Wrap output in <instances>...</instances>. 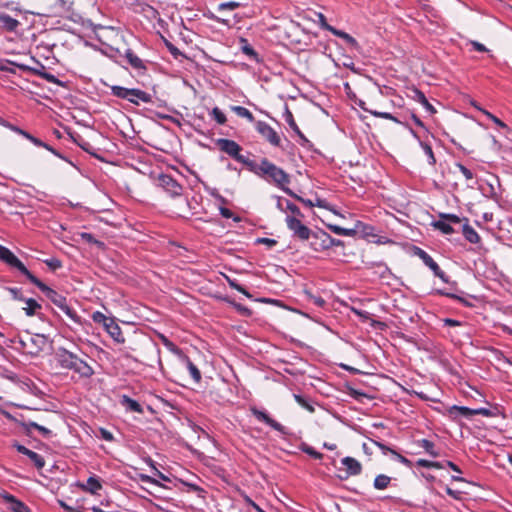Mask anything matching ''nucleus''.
Instances as JSON below:
<instances>
[{
    "mask_svg": "<svg viewBox=\"0 0 512 512\" xmlns=\"http://www.w3.org/2000/svg\"><path fill=\"white\" fill-rule=\"evenodd\" d=\"M0 261L5 263L11 268L17 269L20 273L25 275L29 281L35 277L26 266L15 256V254L7 247L0 244Z\"/></svg>",
    "mask_w": 512,
    "mask_h": 512,
    "instance_id": "39448f33",
    "label": "nucleus"
},
{
    "mask_svg": "<svg viewBox=\"0 0 512 512\" xmlns=\"http://www.w3.org/2000/svg\"><path fill=\"white\" fill-rule=\"evenodd\" d=\"M45 264L52 270L59 269L62 266V263L57 258H50L44 261Z\"/></svg>",
    "mask_w": 512,
    "mask_h": 512,
    "instance_id": "e2e57ef3",
    "label": "nucleus"
},
{
    "mask_svg": "<svg viewBox=\"0 0 512 512\" xmlns=\"http://www.w3.org/2000/svg\"><path fill=\"white\" fill-rule=\"evenodd\" d=\"M24 302L27 306L23 310L28 317L34 316L37 310L41 309V305L33 298H26Z\"/></svg>",
    "mask_w": 512,
    "mask_h": 512,
    "instance_id": "2f4dec72",
    "label": "nucleus"
},
{
    "mask_svg": "<svg viewBox=\"0 0 512 512\" xmlns=\"http://www.w3.org/2000/svg\"><path fill=\"white\" fill-rule=\"evenodd\" d=\"M255 129L272 146H275V147L281 146V137L268 123L261 121V120L256 121Z\"/></svg>",
    "mask_w": 512,
    "mask_h": 512,
    "instance_id": "f8f14e48",
    "label": "nucleus"
},
{
    "mask_svg": "<svg viewBox=\"0 0 512 512\" xmlns=\"http://www.w3.org/2000/svg\"><path fill=\"white\" fill-rule=\"evenodd\" d=\"M302 218L295 216H286L285 222L287 228L292 232V236L300 241H308L311 237V229L304 225Z\"/></svg>",
    "mask_w": 512,
    "mask_h": 512,
    "instance_id": "0eeeda50",
    "label": "nucleus"
},
{
    "mask_svg": "<svg viewBox=\"0 0 512 512\" xmlns=\"http://www.w3.org/2000/svg\"><path fill=\"white\" fill-rule=\"evenodd\" d=\"M413 255L419 257L423 263L431 269L435 277L440 278L444 283H449L448 276L444 271L441 270L439 265L433 260V258L422 248L413 246Z\"/></svg>",
    "mask_w": 512,
    "mask_h": 512,
    "instance_id": "6e6552de",
    "label": "nucleus"
},
{
    "mask_svg": "<svg viewBox=\"0 0 512 512\" xmlns=\"http://www.w3.org/2000/svg\"><path fill=\"white\" fill-rule=\"evenodd\" d=\"M125 58L127 59L128 63L131 65V67L137 71H146L147 67L144 64V61L140 59L132 49L128 48L125 50L124 53Z\"/></svg>",
    "mask_w": 512,
    "mask_h": 512,
    "instance_id": "6ab92c4d",
    "label": "nucleus"
},
{
    "mask_svg": "<svg viewBox=\"0 0 512 512\" xmlns=\"http://www.w3.org/2000/svg\"><path fill=\"white\" fill-rule=\"evenodd\" d=\"M20 22L6 13H0V26L8 32H15Z\"/></svg>",
    "mask_w": 512,
    "mask_h": 512,
    "instance_id": "5701e85b",
    "label": "nucleus"
},
{
    "mask_svg": "<svg viewBox=\"0 0 512 512\" xmlns=\"http://www.w3.org/2000/svg\"><path fill=\"white\" fill-rule=\"evenodd\" d=\"M250 410H251V413L255 416V418L258 421L265 423L266 425L270 426L272 429H274L282 434H286L285 427L282 424H280L279 422H277L276 420L272 419L265 411L259 410L256 407H252Z\"/></svg>",
    "mask_w": 512,
    "mask_h": 512,
    "instance_id": "ddd939ff",
    "label": "nucleus"
},
{
    "mask_svg": "<svg viewBox=\"0 0 512 512\" xmlns=\"http://www.w3.org/2000/svg\"><path fill=\"white\" fill-rule=\"evenodd\" d=\"M114 29L111 28V27H105V26H102V25H99L96 27L95 29V33H96V36H97V39L99 41L102 40V37L104 36V33L108 32V31H113Z\"/></svg>",
    "mask_w": 512,
    "mask_h": 512,
    "instance_id": "0e129e2a",
    "label": "nucleus"
},
{
    "mask_svg": "<svg viewBox=\"0 0 512 512\" xmlns=\"http://www.w3.org/2000/svg\"><path fill=\"white\" fill-rule=\"evenodd\" d=\"M121 404L126 406L127 409L133 412L142 413L143 409L141 405L134 399L127 395H123L121 398Z\"/></svg>",
    "mask_w": 512,
    "mask_h": 512,
    "instance_id": "c756f323",
    "label": "nucleus"
},
{
    "mask_svg": "<svg viewBox=\"0 0 512 512\" xmlns=\"http://www.w3.org/2000/svg\"><path fill=\"white\" fill-rule=\"evenodd\" d=\"M224 300L226 302H228L229 304L233 305V307L241 314V315H244V316H250L251 315V310L248 308V307H245L239 303H236L235 301L233 300H230L229 298H224Z\"/></svg>",
    "mask_w": 512,
    "mask_h": 512,
    "instance_id": "37998d69",
    "label": "nucleus"
},
{
    "mask_svg": "<svg viewBox=\"0 0 512 512\" xmlns=\"http://www.w3.org/2000/svg\"><path fill=\"white\" fill-rule=\"evenodd\" d=\"M412 92H413L412 99L415 100L416 102L420 103L430 115H433L436 113L435 107L428 101L425 94L421 90L414 88L412 90Z\"/></svg>",
    "mask_w": 512,
    "mask_h": 512,
    "instance_id": "aec40b11",
    "label": "nucleus"
},
{
    "mask_svg": "<svg viewBox=\"0 0 512 512\" xmlns=\"http://www.w3.org/2000/svg\"><path fill=\"white\" fill-rule=\"evenodd\" d=\"M372 443L377 446L384 455L390 453L392 455V451H395L394 449L390 448L389 446H387L386 444L380 442V441H377V440H371Z\"/></svg>",
    "mask_w": 512,
    "mask_h": 512,
    "instance_id": "680f3d73",
    "label": "nucleus"
},
{
    "mask_svg": "<svg viewBox=\"0 0 512 512\" xmlns=\"http://www.w3.org/2000/svg\"><path fill=\"white\" fill-rule=\"evenodd\" d=\"M411 133H412V135H413L416 139H418V141H419V144H420L421 148L423 149V151H424L425 155H426V156H427V158H428V163H429L430 165L434 166V165L436 164V158H435V156H434V153H433V150H432L431 145H430V144H428V143H426V142H424V141H421V140H420V138H419V136L417 135V133H416L415 131L411 130Z\"/></svg>",
    "mask_w": 512,
    "mask_h": 512,
    "instance_id": "bb28decb",
    "label": "nucleus"
},
{
    "mask_svg": "<svg viewBox=\"0 0 512 512\" xmlns=\"http://www.w3.org/2000/svg\"><path fill=\"white\" fill-rule=\"evenodd\" d=\"M2 414L6 419L13 421L20 426H21V422H26V420L24 419V417L22 415L19 418V417L13 416L11 413H9L8 411H5V410L2 411Z\"/></svg>",
    "mask_w": 512,
    "mask_h": 512,
    "instance_id": "052dcab7",
    "label": "nucleus"
},
{
    "mask_svg": "<svg viewBox=\"0 0 512 512\" xmlns=\"http://www.w3.org/2000/svg\"><path fill=\"white\" fill-rule=\"evenodd\" d=\"M341 463L343 466H345L347 471V477L348 476H356L359 475L362 472V465L361 463L353 458V457H344L341 460Z\"/></svg>",
    "mask_w": 512,
    "mask_h": 512,
    "instance_id": "dca6fc26",
    "label": "nucleus"
},
{
    "mask_svg": "<svg viewBox=\"0 0 512 512\" xmlns=\"http://www.w3.org/2000/svg\"><path fill=\"white\" fill-rule=\"evenodd\" d=\"M216 145L220 151L226 153L228 156L237 162L242 163L247 167V169H249V165L252 164L253 160H250L240 153L242 151V147L236 141L219 138L216 140Z\"/></svg>",
    "mask_w": 512,
    "mask_h": 512,
    "instance_id": "20e7f679",
    "label": "nucleus"
},
{
    "mask_svg": "<svg viewBox=\"0 0 512 512\" xmlns=\"http://www.w3.org/2000/svg\"><path fill=\"white\" fill-rule=\"evenodd\" d=\"M359 106L362 110L370 113L371 115H373L375 117L386 119V120H391L397 124H403L402 120H400L399 118H397L396 116H394L393 114H391L389 112H381V111H377V110L368 109L367 107H365V102H363V101H360Z\"/></svg>",
    "mask_w": 512,
    "mask_h": 512,
    "instance_id": "4be33fe9",
    "label": "nucleus"
},
{
    "mask_svg": "<svg viewBox=\"0 0 512 512\" xmlns=\"http://www.w3.org/2000/svg\"><path fill=\"white\" fill-rule=\"evenodd\" d=\"M302 451L314 459L321 460L323 458L322 453L316 451L313 447L309 445H304L302 447Z\"/></svg>",
    "mask_w": 512,
    "mask_h": 512,
    "instance_id": "49530a36",
    "label": "nucleus"
},
{
    "mask_svg": "<svg viewBox=\"0 0 512 512\" xmlns=\"http://www.w3.org/2000/svg\"><path fill=\"white\" fill-rule=\"evenodd\" d=\"M54 358L60 368L73 371L80 379H90L95 374L87 361L64 347L57 348Z\"/></svg>",
    "mask_w": 512,
    "mask_h": 512,
    "instance_id": "f03ea898",
    "label": "nucleus"
},
{
    "mask_svg": "<svg viewBox=\"0 0 512 512\" xmlns=\"http://www.w3.org/2000/svg\"><path fill=\"white\" fill-rule=\"evenodd\" d=\"M355 229H357V234L360 233L363 238L375 243H382L378 239V234L374 226L363 223L362 221H357L355 223Z\"/></svg>",
    "mask_w": 512,
    "mask_h": 512,
    "instance_id": "2eb2a0df",
    "label": "nucleus"
},
{
    "mask_svg": "<svg viewBox=\"0 0 512 512\" xmlns=\"http://www.w3.org/2000/svg\"><path fill=\"white\" fill-rule=\"evenodd\" d=\"M231 110L239 117L247 119L249 122H256L253 114L243 106H231Z\"/></svg>",
    "mask_w": 512,
    "mask_h": 512,
    "instance_id": "f704fd0d",
    "label": "nucleus"
},
{
    "mask_svg": "<svg viewBox=\"0 0 512 512\" xmlns=\"http://www.w3.org/2000/svg\"><path fill=\"white\" fill-rule=\"evenodd\" d=\"M330 234L322 229L311 231V237L308 240L310 248L315 252H322L329 249Z\"/></svg>",
    "mask_w": 512,
    "mask_h": 512,
    "instance_id": "9b49d317",
    "label": "nucleus"
},
{
    "mask_svg": "<svg viewBox=\"0 0 512 512\" xmlns=\"http://www.w3.org/2000/svg\"><path fill=\"white\" fill-rule=\"evenodd\" d=\"M2 498L6 503L11 504V510L13 512H31L30 508L22 501L18 500L14 495L5 492Z\"/></svg>",
    "mask_w": 512,
    "mask_h": 512,
    "instance_id": "a211bd4d",
    "label": "nucleus"
},
{
    "mask_svg": "<svg viewBox=\"0 0 512 512\" xmlns=\"http://www.w3.org/2000/svg\"><path fill=\"white\" fill-rule=\"evenodd\" d=\"M211 115L213 116L214 120L220 125L225 124L227 121L225 114L218 107L212 109Z\"/></svg>",
    "mask_w": 512,
    "mask_h": 512,
    "instance_id": "a18cd8bd",
    "label": "nucleus"
},
{
    "mask_svg": "<svg viewBox=\"0 0 512 512\" xmlns=\"http://www.w3.org/2000/svg\"><path fill=\"white\" fill-rule=\"evenodd\" d=\"M108 51H102L105 55H107L109 58L111 59H115L117 56H122L121 52L119 49H115L111 46H108L107 48Z\"/></svg>",
    "mask_w": 512,
    "mask_h": 512,
    "instance_id": "69168bd1",
    "label": "nucleus"
},
{
    "mask_svg": "<svg viewBox=\"0 0 512 512\" xmlns=\"http://www.w3.org/2000/svg\"><path fill=\"white\" fill-rule=\"evenodd\" d=\"M391 482V478L384 474H379L374 479V488L377 490H384L386 489Z\"/></svg>",
    "mask_w": 512,
    "mask_h": 512,
    "instance_id": "c9c22d12",
    "label": "nucleus"
},
{
    "mask_svg": "<svg viewBox=\"0 0 512 512\" xmlns=\"http://www.w3.org/2000/svg\"><path fill=\"white\" fill-rule=\"evenodd\" d=\"M241 43V51L248 56L250 59L259 61L258 53L254 50V48L249 44L248 40L245 38L240 39Z\"/></svg>",
    "mask_w": 512,
    "mask_h": 512,
    "instance_id": "7c9ffc66",
    "label": "nucleus"
},
{
    "mask_svg": "<svg viewBox=\"0 0 512 512\" xmlns=\"http://www.w3.org/2000/svg\"><path fill=\"white\" fill-rule=\"evenodd\" d=\"M161 341L163 343V345L171 352H174V353H177L179 352V348L172 342L170 341L167 337H165L164 335H161Z\"/></svg>",
    "mask_w": 512,
    "mask_h": 512,
    "instance_id": "5fc2aeb1",
    "label": "nucleus"
},
{
    "mask_svg": "<svg viewBox=\"0 0 512 512\" xmlns=\"http://www.w3.org/2000/svg\"><path fill=\"white\" fill-rule=\"evenodd\" d=\"M436 293L441 295V296H445V297H448V298H451V299H455V300H457L459 302L466 303L462 297H460V296H458V295H456L454 293L447 292V291H445L443 289L436 290Z\"/></svg>",
    "mask_w": 512,
    "mask_h": 512,
    "instance_id": "13d9d810",
    "label": "nucleus"
},
{
    "mask_svg": "<svg viewBox=\"0 0 512 512\" xmlns=\"http://www.w3.org/2000/svg\"><path fill=\"white\" fill-rule=\"evenodd\" d=\"M392 456L397 460L399 461L400 463H402L403 465H405L406 467L408 468H411L412 467V462L406 458L405 456L399 454L397 451H392Z\"/></svg>",
    "mask_w": 512,
    "mask_h": 512,
    "instance_id": "6e6d98bb",
    "label": "nucleus"
},
{
    "mask_svg": "<svg viewBox=\"0 0 512 512\" xmlns=\"http://www.w3.org/2000/svg\"><path fill=\"white\" fill-rule=\"evenodd\" d=\"M111 94L117 98L127 100L134 105L142 103H152V95L137 89V88H126L118 85L111 86Z\"/></svg>",
    "mask_w": 512,
    "mask_h": 512,
    "instance_id": "7ed1b4c3",
    "label": "nucleus"
},
{
    "mask_svg": "<svg viewBox=\"0 0 512 512\" xmlns=\"http://www.w3.org/2000/svg\"><path fill=\"white\" fill-rule=\"evenodd\" d=\"M256 244H264V245H266L268 247H274L277 244V241L275 239H272V238L262 237V238H257L256 239Z\"/></svg>",
    "mask_w": 512,
    "mask_h": 512,
    "instance_id": "338daca9",
    "label": "nucleus"
},
{
    "mask_svg": "<svg viewBox=\"0 0 512 512\" xmlns=\"http://www.w3.org/2000/svg\"><path fill=\"white\" fill-rule=\"evenodd\" d=\"M240 7V3L235 1L223 2L218 5V11L235 10Z\"/></svg>",
    "mask_w": 512,
    "mask_h": 512,
    "instance_id": "8fccbe9b",
    "label": "nucleus"
},
{
    "mask_svg": "<svg viewBox=\"0 0 512 512\" xmlns=\"http://www.w3.org/2000/svg\"><path fill=\"white\" fill-rule=\"evenodd\" d=\"M226 278V281L227 283L229 284V286L232 288V289H235L237 291H239L240 293H242L243 295H245L247 298H252V295L245 289V287H243L242 285H240L236 279H232L228 276H225Z\"/></svg>",
    "mask_w": 512,
    "mask_h": 512,
    "instance_id": "e433bc0d",
    "label": "nucleus"
},
{
    "mask_svg": "<svg viewBox=\"0 0 512 512\" xmlns=\"http://www.w3.org/2000/svg\"><path fill=\"white\" fill-rule=\"evenodd\" d=\"M248 170L286 194H293V191L289 188L290 175L267 158H262L259 164L253 161Z\"/></svg>",
    "mask_w": 512,
    "mask_h": 512,
    "instance_id": "f257e3e1",
    "label": "nucleus"
},
{
    "mask_svg": "<svg viewBox=\"0 0 512 512\" xmlns=\"http://www.w3.org/2000/svg\"><path fill=\"white\" fill-rule=\"evenodd\" d=\"M462 233L465 239L472 244H477L481 240V237L477 231L467 222L462 227Z\"/></svg>",
    "mask_w": 512,
    "mask_h": 512,
    "instance_id": "a878e982",
    "label": "nucleus"
},
{
    "mask_svg": "<svg viewBox=\"0 0 512 512\" xmlns=\"http://www.w3.org/2000/svg\"><path fill=\"white\" fill-rule=\"evenodd\" d=\"M289 211L291 214L289 216H295L296 218H304V214L301 212L298 206L289 200L285 201V212Z\"/></svg>",
    "mask_w": 512,
    "mask_h": 512,
    "instance_id": "58836bf2",
    "label": "nucleus"
},
{
    "mask_svg": "<svg viewBox=\"0 0 512 512\" xmlns=\"http://www.w3.org/2000/svg\"><path fill=\"white\" fill-rule=\"evenodd\" d=\"M9 293L11 294L12 298L17 301H23L26 299L20 288L17 287H9L8 288Z\"/></svg>",
    "mask_w": 512,
    "mask_h": 512,
    "instance_id": "603ef678",
    "label": "nucleus"
},
{
    "mask_svg": "<svg viewBox=\"0 0 512 512\" xmlns=\"http://www.w3.org/2000/svg\"><path fill=\"white\" fill-rule=\"evenodd\" d=\"M285 120L290 126V128L297 134L301 135V130L299 129L298 125L296 124L292 112L287 108L285 111Z\"/></svg>",
    "mask_w": 512,
    "mask_h": 512,
    "instance_id": "a19ab883",
    "label": "nucleus"
},
{
    "mask_svg": "<svg viewBox=\"0 0 512 512\" xmlns=\"http://www.w3.org/2000/svg\"><path fill=\"white\" fill-rule=\"evenodd\" d=\"M185 362L192 379L194 380L195 383H199L202 379L200 370L187 356L185 357Z\"/></svg>",
    "mask_w": 512,
    "mask_h": 512,
    "instance_id": "72a5a7b5",
    "label": "nucleus"
},
{
    "mask_svg": "<svg viewBox=\"0 0 512 512\" xmlns=\"http://www.w3.org/2000/svg\"><path fill=\"white\" fill-rule=\"evenodd\" d=\"M73 141L81 148L83 149L84 151L90 153V143L83 140L81 137H79V139H73Z\"/></svg>",
    "mask_w": 512,
    "mask_h": 512,
    "instance_id": "774afa93",
    "label": "nucleus"
},
{
    "mask_svg": "<svg viewBox=\"0 0 512 512\" xmlns=\"http://www.w3.org/2000/svg\"><path fill=\"white\" fill-rule=\"evenodd\" d=\"M32 284L37 286L44 294L45 296L59 309L67 302V299L62 294L58 293L54 289L47 286L44 282H42L40 279H38L36 276L32 277V280L30 281Z\"/></svg>",
    "mask_w": 512,
    "mask_h": 512,
    "instance_id": "1a4fd4ad",
    "label": "nucleus"
},
{
    "mask_svg": "<svg viewBox=\"0 0 512 512\" xmlns=\"http://www.w3.org/2000/svg\"><path fill=\"white\" fill-rule=\"evenodd\" d=\"M329 32H331L333 35L343 39L349 46L353 47V48H358V42L357 40L352 37L350 34L342 31V30H339V29H336V28H329Z\"/></svg>",
    "mask_w": 512,
    "mask_h": 512,
    "instance_id": "cd10ccee",
    "label": "nucleus"
},
{
    "mask_svg": "<svg viewBox=\"0 0 512 512\" xmlns=\"http://www.w3.org/2000/svg\"><path fill=\"white\" fill-rule=\"evenodd\" d=\"M13 447L21 454L27 456L35 465L37 469H42L45 466V460L44 458L39 455L38 453L28 449L22 444H19L18 442H15L13 444Z\"/></svg>",
    "mask_w": 512,
    "mask_h": 512,
    "instance_id": "4468645a",
    "label": "nucleus"
},
{
    "mask_svg": "<svg viewBox=\"0 0 512 512\" xmlns=\"http://www.w3.org/2000/svg\"><path fill=\"white\" fill-rule=\"evenodd\" d=\"M294 399L296 402L301 405L303 408L308 410L309 412H314V406L302 395L294 394Z\"/></svg>",
    "mask_w": 512,
    "mask_h": 512,
    "instance_id": "c03bdc74",
    "label": "nucleus"
},
{
    "mask_svg": "<svg viewBox=\"0 0 512 512\" xmlns=\"http://www.w3.org/2000/svg\"><path fill=\"white\" fill-rule=\"evenodd\" d=\"M21 427L27 436L31 435L32 429H36L45 438H49L52 435L51 430L33 421L21 422Z\"/></svg>",
    "mask_w": 512,
    "mask_h": 512,
    "instance_id": "f3484780",
    "label": "nucleus"
},
{
    "mask_svg": "<svg viewBox=\"0 0 512 512\" xmlns=\"http://www.w3.org/2000/svg\"><path fill=\"white\" fill-rule=\"evenodd\" d=\"M456 167L459 169V171L463 174L466 180H472L474 178L473 172L465 167L461 163H456Z\"/></svg>",
    "mask_w": 512,
    "mask_h": 512,
    "instance_id": "864d4df0",
    "label": "nucleus"
},
{
    "mask_svg": "<svg viewBox=\"0 0 512 512\" xmlns=\"http://www.w3.org/2000/svg\"><path fill=\"white\" fill-rule=\"evenodd\" d=\"M8 61L9 60H0V71L15 74L16 73L15 69L11 67L14 65L8 63Z\"/></svg>",
    "mask_w": 512,
    "mask_h": 512,
    "instance_id": "bf43d9fd",
    "label": "nucleus"
},
{
    "mask_svg": "<svg viewBox=\"0 0 512 512\" xmlns=\"http://www.w3.org/2000/svg\"><path fill=\"white\" fill-rule=\"evenodd\" d=\"M31 60L37 63L38 68L30 67L25 64L17 63L15 61H8V63L15 65V67L24 72H29L36 76H39L40 78L46 80L49 83L58 85L61 83L55 75L46 72L45 66L40 61L36 60L35 57H31Z\"/></svg>",
    "mask_w": 512,
    "mask_h": 512,
    "instance_id": "423d86ee",
    "label": "nucleus"
},
{
    "mask_svg": "<svg viewBox=\"0 0 512 512\" xmlns=\"http://www.w3.org/2000/svg\"><path fill=\"white\" fill-rule=\"evenodd\" d=\"M60 309L74 322H80V317L78 316L77 312L71 308L67 302Z\"/></svg>",
    "mask_w": 512,
    "mask_h": 512,
    "instance_id": "79ce46f5",
    "label": "nucleus"
},
{
    "mask_svg": "<svg viewBox=\"0 0 512 512\" xmlns=\"http://www.w3.org/2000/svg\"><path fill=\"white\" fill-rule=\"evenodd\" d=\"M92 319L95 323L103 324V326H105L112 318H108L103 313L96 311L92 314Z\"/></svg>",
    "mask_w": 512,
    "mask_h": 512,
    "instance_id": "09e8293b",
    "label": "nucleus"
},
{
    "mask_svg": "<svg viewBox=\"0 0 512 512\" xmlns=\"http://www.w3.org/2000/svg\"><path fill=\"white\" fill-rule=\"evenodd\" d=\"M165 45L175 59H178L180 56H183V53L171 42L165 41Z\"/></svg>",
    "mask_w": 512,
    "mask_h": 512,
    "instance_id": "4d7b16f0",
    "label": "nucleus"
},
{
    "mask_svg": "<svg viewBox=\"0 0 512 512\" xmlns=\"http://www.w3.org/2000/svg\"><path fill=\"white\" fill-rule=\"evenodd\" d=\"M449 414L456 418L457 416H462L465 418H470L472 416H475V409L466 407V406H457L453 405L449 409Z\"/></svg>",
    "mask_w": 512,
    "mask_h": 512,
    "instance_id": "393cba45",
    "label": "nucleus"
},
{
    "mask_svg": "<svg viewBox=\"0 0 512 512\" xmlns=\"http://www.w3.org/2000/svg\"><path fill=\"white\" fill-rule=\"evenodd\" d=\"M106 332L118 343H124L125 338L122 334L120 326L111 319L105 326Z\"/></svg>",
    "mask_w": 512,
    "mask_h": 512,
    "instance_id": "412c9836",
    "label": "nucleus"
},
{
    "mask_svg": "<svg viewBox=\"0 0 512 512\" xmlns=\"http://www.w3.org/2000/svg\"><path fill=\"white\" fill-rule=\"evenodd\" d=\"M433 226L440 230L443 234H452L454 232L453 227L446 220H439L433 223Z\"/></svg>",
    "mask_w": 512,
    "mask_h": 512,
    "instance_id": "4c0bfd02",
    "label": "nucleus"
},
{
    "mask_svg": "<svg viewBox=\"0 0 512 512\" xmlns=\"http://www.w3.org/2000/svg\"><path fill=\"white\" fill-rule=\"evenodd\" d=\"M26 139L29 140L31 143H33L37 147H42L46 150H48V148H50L49 144H47V143L43 142L41 139L33 136L31 133H28L26 135Z\"/></svg>",
    "mask_w": 512,
    "mask_h": 512,
    "instance_id": "de8ad7c7",
    "label": "nucleus"
},
{
    "mask_svg": "<svg viewBox=\"0 0 512 512\" xmlns=\"http://www.w3.org/2000/svg\"><path fill=\"white\" fill-rule=\"evenodd\" d=\"M417 443L430 456L438 457L440 455L439 452L435 449V444L432 441H430L428 439H420V440H418Z\"/></svg>",
    "mask_w": 512,
    "mask_h": 512,
    "instance_id": "473e14b6",
    "label": "nucleus"
},
{
    "mask_svg": "<svg viewBox=\"0 0 512 512\" xmlns=\"http://www.w3.org/2000/svg\"><path fill=\"white\" fill-rule=\"evenodd\" d=\"M81 489L96 495L98 491L102 489V484L96 476H91L87 479L86 484L81 485Z\"/></svg>",
    "mask_w": 512,
    "mask_h": 512,
    "instance_id": "b1692460",
    "label": "nucleus"
},
{
    "mask_svg": "<svg viewBox=\"0 0 512 512\" xmlns=\"http://www.w3.org/2000/svg\"><path fill=\"white\" fill-rule=\"evenodd\" d=\"M81 238L87 242V243H91V244H95L97 245L98 247H103L104 246V243L97 240L91 233H82L81 234Z\"/></svg>",
    "mask_w": 512,
    "mask_h": 512,
    "instance_id": "3c124183",
    "label": "nucleus"
},
{
    "mask_svg": "<svg viewBox=\"0 0 512 512\" xmlns=\"http://www.w3.org/2000/svg\"><path fill=\"white\" fill-rule=\"evenodd\" d=\"M328 228L335 234L341 236H349L354 237L357 235V229L354 228H344L338 225L329 224Z\"/></svg>",
    "mask_w": 512,
    "mask_h": 512,
    "instance_id": "c85d7f7f",
    "label": "nucleus"
},
{
    "mask_svg": "<svg viewBox=\"0 0 512 512\" xmlns=\"http://www.w3.org/2000/svg\"><path fill=\"white\" fill-rule=\"evenodd\" d=\"M159 186L171 197H179L183 193V187L176 179L168 174H160L158 177Z\"/></svg>",
    "mask_w": 512,
    "mask_h": 512,
    "instance_id": "9d476101",
    "label": "nucleus"
},
{
    "mask_svg": "<svg viewBox=\"0 0 512 512\" xmlns=\"http://www.w3.org/2000/svg\"><path fill=\"white\" fill-rule=\"evenodd\" d=\"M307 300L315 306L322 308L326 304V301L319 295H314L309 291H305Z\"/></svg>",
    "mask_w": 512,
    "mask_h": 512,
    "instance_id": "ea45409f",
    "label": "nucleus"
}]
</instances>
